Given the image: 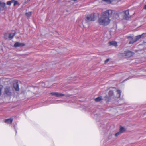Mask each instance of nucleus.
Segmentation results:
<instances>
[{
  "mask_svg": "<svg viewBox=\"0 0 146 146\" xmlns=\"http://www.w3.org/2000/svg\"><path fill=\"white\" fill-rule=\"evenodd\" d=\"M103 99L102 98V97L101 96L98 97L95 99V101L96 102H100Z\"/></svg>",
  "mask_w": 146,
  "mask_h": 146,
  "instance_id": "obj_14",
  "label": "nucleus"
},
{
  "mask_svg": "<svg viewBox=\"0 0 146 146\" xmlns=\"http://www.w3.org/2000/svg\"><path fill=\"white\" fill-rule=\"evenodd\" d=\"M13 1V0H11V1H7V4L8 5H10L12 2Z\"/></svg>",
  "mask_w": 146,
  "mask_h": 146,
  "instance_id": "obj_20",
  "label": "nucleus"
},
{
  "mask_svg": "<svg viewBox=\"0 0 146 146\" xmlns=\"http://www.w3.org/2000/svg\"><path fill=\"white\" fill-rule=\"evenodd\" d=\"M126 56L128 57H130L133 55V53L131 51H128L126 53Z\"/></svg>",
  "mask_w": 146,
  "mask_h": 146,
  "instance_id": "obj_12",
  "label": "nucleus"
},
{
  "mask_svg": "<svg viewBox=\"0 0 146 146\" xmlns=\"http://www.w3.org/2000/svg\"><path fill=\"white\" fill-rule=\"evenodd\" d=\"M125 131V129L123 127H120L119 132L121 133Z\"/></svg>",
  "mask_w": 146,
  "mask_h": 146,
  "instance_id": "obj_16",
  "label": "nucleus"
},
{
  "mask_svg": "<svg viewBox=\"0 0 146 146\" xmlns=\"http://www.w3.org/2000/svg\"><path fill=\"white\" fill-rule=\"evenodd\" d=\"M104 1L108 3H110L111 2V0H103Z\"/></svg>",
  "mask_w": 146,
  "mask_h": 146,
  "instance_id": "obj_21",
  "label": "nucleus"
},
{
  "mask_svg": "<svg viewBox=\"0 0 146 146\" xmlns=\"http://www.w3.org/2000/svg\"><path fill=\"white\" fill-rule=\"evenodd\" d=\"M32 14L31 12H30L28 13H27L25 14V15L27 17H30Z\"/></svg>",
  "mask_w": 146,
  "mask_h": 146,
  "instance_id": "obj_17",
  "label": "nucleus"
},
{
  "mask_svg": "<svg viewBox=\"0 0 146 146\" xmlns=\"http://www.w3.org/2000/svg\"><path fill=\"white\" fill-rule=\"evenodd\" d=\"M2 53V49L1 46H0V54Z\"/></svg>",
  "mask_w": 146,
  "mask_h": 146,
  "instance_id": "obj_24",
  "label": "nucleus"
},
{
  "mask_svg": "<svg viewBox=\"0 0 146 146\" xmlns=\"http://www.w3.org/2000/svg\"><path fill=\"white\" fill-rule=\"evenodd\" d=\"M74 1H76L77 0H73Z\"/></svg>",
  "mask_w": 146,
  "mask_h": 146,
  "instance_id": "obj_27",
  "label": "nucleus"
},
{
  "mask_svg": "<svg viewBox=\"0 0 146 146\" xmlns=\"http://www.w3.org/2000/svg\"><path fill=\"white\" fill-rule=\"evenodd\" d=\"M110 60L109 59H107L106 60H105V63H107Z\"/></svg>",
  "mask_w": 146,
  "mask_h": 146,
  "instance_id": "obj_25",
  "label": "nucleus"
},
{
  "mask_svg": "<svg viewBox=\"0 0 146 146\" xmlns=\"http://www.w3.org/2000/svg\"><path fill=\"white\" fill-rule=\"evenodd\" d=\"M112 13L113 11L111 10H108L102 12L98 20L99 23L104 26L109 24L110 22L109 18L111 16Z\"/></svg>",
  "mask_w": 146,
  "mask_h": 146,
  "instance_id": "obj_1",
  "label": "nucleus"
},
{
  "mask_svg": "<svg viewBox=\"0 0 146 146\" xmlns=\"http://www.w3.org/2000/svg\"><path fill=\"white\" fill-rule=\"evenodd\" d=\"M13 2H14V6H15L16 5L18 4H19L18 1H15L13 0Z\"/></svg>",
  "mask_w": 146,
  "mask_h": 146,
  "instance_id": "obj_22",
  "label": "nucleus"
},
{
  "mask_svg": "<svg viewBox=\"0 0 146 146\" xmlns=\"http://www.w3.org/2000/svg\"><path fill=\"white\" fill-rule=\"evenodd\" d=\"M25 45V44L23 43L17 42L15 44L14 46L15 47H19L23 46Z\"/></svg>",
  "mask_w": 146,
  "mask_h": 146,
  "instance_id": "obj_10",
  "label": "nucleus"
},
{
  "mask_svg": "<svg viewBox=\"0 0 146 146\" xmlns=\"http://www.w3.org/2000/svg\"><path fill=\"white\" fill-rule=\"evenodd\" d=\"M9 35L8 33H5L4 35V37L5 39H10Z\"/></svg>",
  "mask_w": 146,
  "mask_h": 146,
  "instance_id": "obj_15",
  "label": "nucleus"
},
{
  "mask_svg": "<svg viewBox=\"0 0 146 146\" xmlns=\"http://www.w3.org/2000/svg\"><path fill=\"white\" fill-rule=\"evenodd\" d=\"M85 20L86 22H88L90 21H94L95 20L94 13H92L86 15Z\"/></svg>",
  "mask_w": 146,
  "mask_h": 146,
  "instance_id": "obj_6",
  "label": "nucleus"
},
{
  "mask_svg": "<svg viewBox=\"0 0 146 146\" xmlns=\"http://www.w3.org/2000/svg\"><path fill=\"white\" fill-rule=\"evenodd\" d=\"M121 133L119 131V132H117L116 134H115V137H117Z\"/></svg>",
  "mask_w": 146,
  "mask_h": 146,
  "instance_id": "obj_23",
  "label": "nucleus"
},
{
  "mask_svg": "<svg viewBox=\"0 0 146 146\" xmlns=\"http://www.w3.org/2000/svg\"><path fill=\"white\" fill-rule=\"evenodd\" d=\"M13 118H11L9 119H5L4 120V122L7 124H11V123L13 121Z\"/></svg>",
  "mask_w": 146,
  "mask_h": 146,
  "instance_id": "obj_9",
  "label": "nucleus"
},
{
  "mask_svg": "<svg viewBox=\"0 0 146 146\" xmlns=\"http://www.w3.org/2000/svg\"><path fill=\"white\" fill-rule=\"evenodd\" d=\"M144 8L146 9V4L145 5Z\"/></svg>",
  "mask_w": 146,
  "mask_h": 146,
  "instance_id": "obj_26",
  "label": "nucleus"
},
{
  "mask_svg": "<svg viewBox=\"0 0 146 146\" xmlns=\"http://www.w3.org/2000/svg\"><path fill=\"white\" fill-rule=\"evenodd\" d=\"M145 33H143L142 35H139L135 37V38H133L132 36H128L127 38L130 41L129 42V44H133L134 42L138 40L143 35H145Z\"/></svg>",
  "mask_w": 146,
  "mask_h": 146,
  "instance_id": "obj_4",
  "label": "nucleus"
},
{
  "mask_svg": "<svg viewBox=\"0 0 146 146\" xmlns=\"http://www.w3.org/2000/svg\"><path fill=\"white\" fill-rule=\"evenodd\" d=\"M3 88V86L2 85L0 84V96L2 94V90Z\"/></svg>",
  "mask_w": 146,
  "mask_h": 146,
  "instance_id": "obj_19",
  "label": "nucleus"
},
{
  "mask_svg": "<svg viewBox=\"0 0 146 146\" xmlns=\"http://www.w3.org/2000/svg\"><path fill=\"white\" fill-rule=\"evenodd\" d=\"M50 94L52 96H55L57 97H60L65 96L64 94L58 92H52L50 93Z\"/></svg>",
  "mask_w": 146,
  "mask_h": 146,
  "instance_id": "obj_7",
  "label": "nucleus"
},
{
  "mask_svg": "<svg viewBox=\"0 0 146 146\" xmlns=\"http://www.w3.org/2000/svg\"><path fill=\"white\" fill-rule=\"evenodd\" d=\"M12 88L10 86H7L5 88L4 90L3 94L5 96H10L12 93Z\"/></svg>",
  "mask_w": 146,
  "mask_h": 146,
  "instance_id": "obj_5",
  "label": "nucleus"
},
{
  "mask_svg": "<svg viewBox=\"0 0 146 146\" xmlns=\"http://www.w3.org/2000/svg\"><path fill=\"white\" fill-rule=\"evenodd\" d=\"M110 45H113L116 46L117 45V43L115 41H112L109 42Z\"/></svg>",
  "mask_w": 146,
  "mask_h": 146,
  "instance_id": "obj_13",
  "label": "nucleus"
},
{
  "mask_svg": "<svg viewBox=\"0 0 146 146\" xmlns=\"http://www.w3.org/2000/svg\"><path fill=\"white\" fill-rule=\"evenodd\" d=\"M116 95L115 96L112 90H110L108 92V96H106L105 98V100L106 102L110 101L112 99L116 100V98H120L121 93V91L119 90H117L116 91Z\"/></svg>",
  "mask_w": 146,
  "mask_h": 146,
  "instance_id": "obj_2",
  "label": "nucleus"
},
{
  "mask_svg": "<svg viewBox=\"0 0 146 146\" xmlns=\"http://www.w3.org/2000/svg\"><path fill=\"white\" fill-rule=\"evenodd\" d=\"M13 87L16 91H18L19 90V86L17 82H16L13 83Z\"/></svg>",
  "mask_w": 146,
  "mask_h": 146,
  "instance_id": "obj_11",
  "label": "nucleus"
},
{
  "mask_svg": "<svg viewBox=\"0 0 146 146\" xmlns=\"http://www.w3.org/2000/svg\"><path fill=\"white\" fill-rule=\"evenodd\" d=\"M6 8V4L5 3L0 1V11L3 10Z\"/></svg>",
  "mask_w": 146,
  "mask_h": 146,
  "instance_id": "obj_8",
  "label": "nucleus"
},
{
  "mask_svg": "<svg viewBox=\"0 0 146 146\" xmlns=\"http://www.w3.org/2000/svg\"><path fill=\"white\" fill-rule=\"evenodd\" d=\"M9 35L10 39H11L13 38V37L15 35V33H10V34H9Z\"/></svg>",
  "mask_w": 146,
  "mask_h": 146,
  "instance_id": "obj_18",
  "label": "nucleus"
},
{
  "mask_svg": "<svg viewBox=\"0 0 146 146\" xmlns=\"http://www.w3.org/2000/svg\"><path fill=\"white\" fill-rule=\"evenodd\" d=\"M116 15L120 18L127 20L129 18V12L127 10L122 12H118L116 13Z\"/></svg>",
  "mask_w": 146,
  "mask_h": 146,
  "instance_id": "obj_3",
  "label": "nucleus"
}]
</instances>
